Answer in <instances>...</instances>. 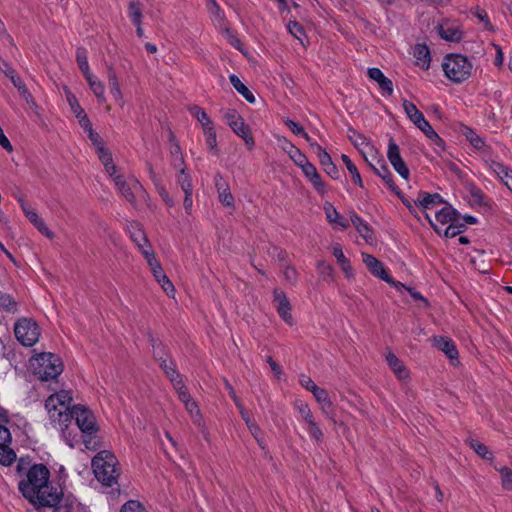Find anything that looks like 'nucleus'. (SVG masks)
Listing matches in <instances>:
<instances>
[{
    "label": "nucleus",
    "instance_id": "nucleus-1",
    "mask_svg": "<svg viewBox=\"0 0 512 512\" xmlns=\"http://www.w3.org/2000/svg\"><path fill=\"white\" fill-rule=\"evenodd\" d=\"M50 471L44 464H33L19 484V491L32 504L56 506L62 497V491L50 481Z\"/></svg>",
    "mask_w": 512,
    "mask_h": 512
},
{
    "label": "nucleus",
    "instance_id": "nucleus-2",
    "mask_svg": "<svg viewBox=\"0 0 512 512\" xmlns=\"http://www.w3.org/2000/svg\"><path fill=\"white\" fill-rule=\"evenodd\" d=\"M95 478L104 486L112 487L118 483L120 470L118 460L108 450L98 452L91 461Z\"/></svg>",
    "mask_w": 512,
    "mask_h": 512
},
{
    "label": "nucleus",
    "instance_id": "nucleus-3",
    "mask_svg": "<svg viewBox=\"0 0 512 512\" xmlns=\"http://www.w3.org/2000/svg\"><path fill=\"white\" fill-rule=\"evenodd\" d=\"M73 397L71 391L61 390L50 395L45 400V409L48 414L50 425L69 422L73 420L72 405Z\"/></svg>",
    "mask_w": 512,
    "mask_h": 512
},
{
    "label": "nucleus",
    "instance_id": "nucleus-4",
    "mask_svg": "<svg viewBox=\"0 0 512 512\" xmlns=\"http://www.w3.org/2000/svg\"><path fill=\"white\" fill-rule=\"evenodd\" d=\"M30 367L33 375L41 381L54 380L63 371L61 359L49 352H43L32 357Z\"/></svg>",
    "mask_w": 512,
    "mask_h": 512
},
{
    "label": "nucleus",
    "instance_id": "nucleus-5",
    "mask_svg": "<svg viewBox=\"0 0 512 512\" xmlns=\"http://www.w3.org/2000/svg\"><path fill=\"white\" fill-rule=\"evenodd\" d=\"M73 420L82 433V441L87 449H95L96 441L93 436L98 432L96 419L92 411L82 405L72 407Z\"/></svg>",
    "mask_w": 512,
    "mask_h": 512
},
{
    "label": "nucleus",
    "instance_id": "nucleus-6",
    "mask_svg": "<svg viewBox=\"0 0 512 512\" xmlns=\"http://www.w3.org/2000/svg\"><path fill=\"white\" fill-rule=\"evenodd\" d=\"M444 75L453 83L466 81L472 73L473 65L468 57L462 54H447L442 61Z\"/></svg>",
    "mask_w": 512,
    "mask_h": 512
},
{
    "label": "nucleus",
    "instance_id": "nucleus-7",
    "mask_svg": "<svg viewBox=\"0 0 512 512\" xmlns=\"http://www.w3.org/2000/svg\"><path fill=\"white\" fill-rule=\"evenodd\" d=\"M14 334L23 346L31 347L39 340L41 329L34 320L21 318L15 323Z\"/></svg>",
    "mask_w": 512,
    "mask_h": 512
},
{
    "label": "nucleus",
    "instance_id": "nucleus-8",
    "mask_svg": "<svg viewBox=\"0 0 512 512\" xmlns=\"http://www.w3.org/2000/svg\"><path fill=\"white\" fill-rule=\"evenodd\" d=\"M224 118L232 131L244 140L249 150H252L255 146V141L251 135L250 128L246 125L240 114L234 109H229L225 112Z\"/></svg>",
    "mask_w": 512,
    "mask_h": 512
},
{
    "label": "nucleus",
    "instance_id": "nucleus-9",
    "mask_svg": "<svg viewBox=\"0 0 512 512\" xmlns=\"http://www.w3.org/2000/svg\"><path fill=\"white\" fill-rule=\"evenodd\" d=\"M114 183L121 196L132 205L136 203L137 195L145 194L142 184L133 176L125 179L123 175H116Z\"/></svg>",
    "mask_w": 512,
    "mask_h": 512
},
{
    "label": "nucleus",
    "instance_id": "nucleus-10",
    "mask_svg": "<svg viewBox=\"0 0 512 512\" xmlns=\"http://www.w3.org/2000/svg\"><path fill=\"white\" fill-rule=\"evenodd\" d=\"M387 158L394 170L403 178L409 179V169L401 157L399 146L396 144L393 138H390L388 142Z\"/></svg>",
    "mask_w": 512,
    "mask_h": 512
},
{
    "label": "nucleus",
    "instance_id": "nucleus-11",
    "mask_svg": "<svg viewBox=\"0 0 512 512\" xmlns=\"http://www.w3.org/2000/svg\"><path fill=\"white\" fill-rule=\"evenodd\" d=\"M273 302L280 318L289 326H293L294 319L291 314V304L285 292L280 289H274Z\"/></svg>",
    "mask_w": 512,
    "mask_h": 512
},
{
    "label": "nucleus",
    "instance_id": "nucleus-12",
    "mask_svg": "<svg viewBox=\"0 0 512 512\" xmlns=\"http://www.w3.org/2000/svg\"><path fill=\"white\" fill-rule=\"evenodd\" d=\"M315 400L319 404L321 413L329 420L335 423L336 412L333 402L327 392V390L320 388L319 386L312 392Z\"/></svg>",
    "mask_w": 512,
    "mask_h": 512
},
{
    "label": "nucleus",
    "instance_id": "nucleus-13",
    "mask_svg": "<svg viewBox=\"0 0 512 512\" xmlns=\"http://www.w3.org/2000/svg\"><path fill=\"white\" fill-rule=\"evenodd\" d=\"M51 426L59 431L62 440L69 447L74 448L80 442L79 429L73 424V420Z\"/></svg>",
    "mask_w": 512,
    "mask_h": 512
},
{
    "label": "nucleus",
    "instance_id": "nucleus-14",
    "mask_svg": "<svg viewBox=\"0 0 512 512\" xmlns=\"http://www.w3.org/2000/svg\"><path fill=\"white\" fill-rule=\"evenodd\" d=\"M367 75L371 80L375 81L378 84L379 91L382 96L389 97L393 95V82L388 77H386L379 68H368Z\"/></svg>",
    "mask_w": 512,
    "mask_h": 512
},
{
    "label": "nucleus",
    "instance_id": "nucleus-15",
    "mask_svg": "<svg viewBox=\"0 0 512 512\" xmlns=\"http://www.w3.org/2000/svg\"><path fill=\"white\" fill-rule=\"evenodd\" d=\"M214 184L218 194L219 201L227 207H234V197L230 191L229 184L224 177L217 173L214 177Z\"/></svg>",
    "mask_w": 512,
    "mask_h": 512
},
{
    "label": "nucleus",
    "instance_id": "nucleus-16",
    "mask_svg": "<svg viewBox=\"0 0 512 512\" xmlns=\"http://www.w3.org/2000/svg\"><path fill=\"white\" fill-rule=\"evenodd\" d=\"M362 260L373 276L380 278L383 281L390 280V275L387 273L384 265L373 255L362 253Z\"/></svg>",
    "mask_w": 512,
    "mask_h": 512
},
{
    "label": "nucleus",
    "instance_id": "nucleus-17",
    "mask_svg": "<svg viewBox=\"0 0 512 512\" xmlns=\"http://www.w3.org/2000/svg\"><path fill=\"white\" fill-rule=\"evenodd\" d=\"M433 346L442 351L452 363L458 362V350L454 341L448 337H434L432 340Z\"/></svg>",
    "mask_w": 512,
    "mask_h": 512
},
{
    "label": "nucleus",
    "instance_id": "nucleus-18",
    "mask_svg": "<svg viewBox=\"0 0 512 512\" xmlns=\"http://www.w3.org/2000/svg\"><path fill=\"white\" fill-rule=\"evenodd\" d=\"M444 203V199L438 193H428L421 191L418 193L417 198L415 200V204L421 208L423 211H427L433 209Z\"/></svg>",
    "mask_w": 512,
    "mask_h": 512
},
{
    "label": "nucleus",
    "instance_id": "nucleus-19",
    "mask_svg": "<svg viewBox=\"0 0 512 512\" xmlns=\"http://www.w3.org/2000/svg\"><path fill=\"white\" fill-rule=\"evenodd\" d=\"M415 64L423 70H428L431 63L430 49L425 43H417L413 48Z\"/></svg>",
    "mask_w": 512,
    "mask_h": 512
},
{
    "label": "nucleus",
    "instance_id": "nucleus-20",
    "mask_svg": "<svg viewBox=\"0 0 512 512\" xmlns=\"http://www.w3.org/2000/svg\"><path fill=\"white\" fill-rule=\"evenodd\" d=\"M25 216L37 228V230L49 239L54 237V233L47 227L45 221L30 207L22 205Z\"/></svg>",
    "mask_w": 512,
    "mask_h": 512
},
{
    "label": "nucleus",
    "instance_id": "nucleus-21",
    "mask_svg": "<svg viewBox=\"0 0 512 512\" xmlns=\"http://www.w3.org/2000/svg\"><path fill=\"white\" fill-rule=\"evenodd\" d=\"M386 361L399 380H406L409 378V371L407 367L393 352L389 351L386 354Z\"/></svg>",
    "mask_w": 512,
    "mask_h": 512
},
{
    "label": "nucleus",
    "instance_id": "nucleus-22",
    "mask_svg": "<svg viewBox=\"0 0 512 512\" xmlns=\"http://www.w3.org/2000/svg\"><path fill=\"white\" fill-rule=\"evenodd\" d=\"M206 9L213 24L219 28L226 25V15L216 0H206Z\"/></svg>",
    "mask_w": 512,
    "mask_h": 512
},
{
    "label": "nucleus",
    "instance_id": "nucleus-23",
    "mask_svg": "<svg viewBox=\"0 0 512 512\" xmlns=\"http://www.w3.org/2000/svg\"><path fill=\"white\" fill-rule=\"evenodd\" d=\"M350 220L357 232L363 239H365L366 242L371 243L374 240V232L372 228L362 217L353 213L350 216Z\"/></svg>",
    "mask_w": 512,
    "mask_h": 512
},
{
    "label": "nucleus",
    "instance_id": "nucleus-24",
    "mask_svg": "<svg viewBox=\"0 0 512 512\" xmlns=\"http://www.w3.org/2000/svg\"><path fill=\"white\" fill-rule=\"evenodd\" d=\"M439 35L442 39L450 42H460L464 33L458 24H446L439 26Z\"/></svg>",
    "mask_w": 512,
    "mask_h": 512
},
{
    "label": "nucleus",
    "instance_id": "nucleus-25",
    "mask_svg": "<svg viewBox=\"0 0 512 512\" xmlns=\"http://www.w3.org/2000/svg\"><path fill=\"white\" fill-rule=\"evenodd\" d=\"M369 165L375 174L382 178V180L392 191L396 192L397 187L394 185L392 173L390 172L385 162L382 159H378L375 164L369 163Z\"/></svg>",
    "mask_w": 512,
    "mask_h": 512
},
{
    "label": "nucleus",
    "instance_id": "nucleus-26",
    "mask_svg": "<svg viewBox=\"0 0 512 512\" xmlns=\"http://www.w3.org/2000/svg\"><path fill=\"white\" fill-rule=\"evenodd\" d=\"M184 406H185L186 411L190 415L193 424L196 425L200 429L201 433L206 438L207 431H206L205 421L203 419V416L201 414L198 404L194 401V399H192L191 401L186 403Z\"/></svg>",
    "mask_w": 512,
    "mask_h": 512
},
{
    "label": "nucleus",
    "instance_id": "nucleus-27",
    "mask_svg": "<svg viewBox=\"0 0 512 512\" xmlns=\"http://www.w3.org/2000/svg\"><path fill=\"white\" fill-rule=\"evenodd\" d=\"M464 136L475 150L483 153V157L491 152V147L472 128L465 127Z\"/></svg>",
    "mask_w": 512,
    "mask_h": 512
},
{
    "label": "nucleus",
    "instance_id": "nucleus-28",
    "mask_svg": "<svg viewBox=\"0 0 512 512\" xmlns=\"http://www.w3.org/2000/svg\"><path fill=\"white\" fill-rule=\"evenodd\" d=\"M126 232L134 244L144 241L145 238H147L143 226L137 221H128Z\"/></svg>",
    "mask_w": 512,
    "mask_h": 512
},
{
    "label": "nucleus",
    "instance_id": "nucleus-29",
    "mask_svg": "<svg viewBox=\"0 0 512 512\" xmlns=\"http://www.w3.org/2000/svg\"><path fill=\"white\" fill-rule=\"evenodd\" d=\"M457 218L459 214L451 205H446L435 213L436 221L442 225H448Z\"/></svg>",
    "mask_w": 512,
    "mask_h": 512
},
{
    "label": "nucleus",
    "instance_id": "nucleus-30",
    "mask_svg": "<svg viewBox=\"0 0 512 512\" xmlns=\"http://www.w3.org/2000/svg\"><path fill=\"white\" fill-rule=\"evenodd\" d=\"M324 211L326 219L329 223H336L344 230L349 227L348 220L341 217L338 211L335 209V207L330 203H326L324 205Z\"/></svg>",
    "mask_w": 512,
    "mask_h": 512
},
{
    "label": "nucleus",
    "instance_id": "nucleus-31",
    "mask_svg": "<svg viewBox=\"0 0 512 512\" xmlns=\"http://www.w3.org/2000/svg\"><path fill=\"white\" fill-rule=\"evenodd\" d=\"M158 361L160 363V367L163 369L166 376L171 381L172 385L177 381L181 380L180 374L177 372L174 363L170 360L169 357H158Z\"/></svg>",
    "mask_w": 512,
    "mask_h": 512
},
{
    "label": "nucleus",
    "instance_id": "nucleus-32",
    "mask_svg": "<svg viewBox=\"0 0 512 512\" xmlns=\"http://www.w3.org/2000/svg\"><path fill=\"white\" fill-rule=\"evenodd\" d=\"M230 83L234 87V89L245 98L246 101L249 103L255 102V96L253 93L248 89V87L236 76L235 74H231L229 76Z\"/></svg>",
    "mask_w": 512,
    "mask_h": 512
},
{
    "label": "nucleus",
    "instance_id": "nucleus-33",
    "mask_svg": "<svg viewBox=\"0 0 512 512\" xmlns=\"http://www.w3.org/2000/svg\"><path fill=\"white\" fill-rule=\"evenodd\" d=\"M85 79L98 101L104 103L106 101L104 84L93 74L86 76Z\"/></svg>",
    "mask_w": 512,
    "mask_h": 512
},
{
    "label": "nucleus",
    "instance_id": "nucleus-34",
    "mask_svg": "<svg viewBox=\"0 0 512 512\" xmlns=\"http://www.w3.org/2000/svg\"><path fill=\"white\" fill-rule=\"evenodd\" d=\"M189 113L201 124L202 129L214 125L204 109L197 105L188 108Z\"/></svg>",
    "mask_w": 512,
    "mask_h": 512
},
{
    "label": "nucleus",
    "instance_id": "nucleus-35",
    "mask_svg": "<svg viewBox=\"0 0 512 512\" xmlns=\"http://www.w3.org/2000/svg\"><path fill=\"white\" fill-rule=\"evenodd\" d=\"M203 134L205 136V143H206L209 151L212 154L217 155L219 150H218L215 126L212 125V126L206 127L205 129H203Z\"/></svg>",
    "mask_w": 512,
    "mask_h": 512
},
{
    "label": "nucleus",
    "instance_id": "nucleus-36",
    "mask_svg": "<svg viewBox=\"0 0 512 512\" xmlns=\"http://www.w3.org/2000/svg\"><path fill=\"white\" fill-rule=\"evenodd\" d=\"M319 163L322 166L324 172L327 175H329L332 179H338L340 177L339 170L332 161V158L329 155V153H327L321 159H319Z\"/></svg>",
    "mask_w": 512,
    "mask_h": 512
},
{
    "label": "nucleus",
    "instance_id": "nucleus-37",
    "mask_svg": "<svg viewBox=\"0 0 512 512\" xmlns=\"http://www.w3.org/2000/svg\"><path fill=\"white\" fill-rule=\"evenodd\" d=\"M341 159H342L343 163L345 164L347 170L351 174L353 182L358 187H363V181H362L361 175H360L357 167L354 165V163L349 158V156H347L346 154H342Z\"/></svg>",
    "mask_w": 512,
    "mask_h": 512
},
{
    "label": "nucleus",
    "instance_id": "nucleus-38",
    "mask_svg": "<svg viewBox=\"0 0 512 512\" xmlns=\"http://www.w3.org/2000/svg\"><path fill=\"white\" fill-rule=\"evenodd\" d=\"M128 16L133 25L142 23V6L138 1H130L128 4Z\"/></svg>",
    "mask_w": 512,
    "mask_h": 512
},
{
    "label": "nucleus",
    "instance_id": "nucleus-39",
    "mask_svg": "<svg viewBox=\"0 0 512 512\" xmlns=\"http://www.w3.org/2000/svg\"><path fill=\"white\" fill-rule=\"evenodd\" d=\"M76 61L77 64L83 73L84 77L92 74L90 71L89 63H88V57H87V51L85 48H78L76 51Z\"/></svg>",
    "mask_w": 512,
    "mask_h": 512
},
{
    "label": "nucleus",
    "instance_id": "nucleus-40",
    "mask_svg": "<svg viewBox=\"0 0 512 512\" xmlns=\"http://www.w3.org/2000/svg\"><path fill=\"white\" fill-rule=\"evenodd\" d=\"M319 276L323 280L333 281L334 280V268L328 262L321 260L316 265Z\"/></svg>",
    "mask_w": 512,
    "mask_h": 512
},
{
    "label": "nucleus",
    "instance_id": "nucleus-41",
    "mask_svg": "<svg viewBox=\"0 0 512 512\" xmlns=\"http://www.w3.org/2000/svg\"><path fill=\"white\" fill-rule=\"evenodd\" d=\"M464 229V223L460 221V218H457L456 220L448 224V226L443 231V235L447 238H453L462 233Z\"/></svg>",
    "mask_w": 512,
    "mask_h": 512
},
{
    "label": "nucleus",
    "instance_id": "nucleus-42",
    "mask_svg": "<svg viewBox=\"0 0 512 512\" xmlns=\"http://www.w3.org/2000/svg\"><path fill=\"white\" fill-rule=\"evenodd\" d=\"M16 459L15 452L9 447V444L0 445V464L4 466L11 465Z\"/></svg>",
    "mask_w": 512,
    "mask_h": 512
},
{
    "label": "nucleus",
    "instance_id": "nucleus-43",
    "mask_svg": "<svg viewBox=\"0 0 512 512\" xmlns=\"http://www.w3.org/2000/svg\"><path fill=\"white\" fill-rule=\"evenodd\" d=\"M135 245L142 254V256L144 257V259L146 260V263L149 262L150 259L153 260L154 258H156V255L152 249V245L148 237L145 238L144 241L138 242Z\"/></svg>",
    "mask_w": 512,
    "mask_h": 512
},
{
    "label": "nucleus",
    "instance_id": "nucleus-44",
    "mask_svg": "<svg viewBox=\"0 0 512 512\" xmlns=\"http://www.w3.org/2000/svg\"><path fill=\"white\" fill-rule=\"evenodd\" d=\"M66 100L71 108V111L74 113L75 117L79 116L80 114L84 113V109L79 104L76 96L67 88H64Z\"/></svg>",
    "mask_w": 512,
    "mask_h": 512
},
{
    "label": "nucleus",
    "instance_id": "nucleus-45",
    "mask_svg": "<svg viewBox=\"0 0 512 512\" xmlns=\"http://www.w3.org/2000/svg\"><path fill=\"white\" fill-rule=\"evenodd\" d=\"M0 307L5 312L15 313L17 311V302L9 294H0Z\"/></svg>",
    "mask_w": 512,
    "mask_h": 512
},
{
    "label": "nucleus",
    "instance_id": "nucleus-46",
    "mask_svg": "<svg viewBox=\"0 0 512 512\" xmlns=\"http://www.w3.org/2000/svg\"><path fill=\"white\" fill-rule=\"evenodd\" d=\"M287 30L293 37H295L302 44H304L303 40L306 37V34L303 26L300 23H298L297 21H289L287 24Z\"/></svg>",
    "mask_w": 512,
    "mask_h": 512
},
{
    "label": "nucleus",
    "instance_id": "nucleus-47",
    "mask_svg": "<svg viewBox=\"0 0 512 512\" xmlns=\"http://www.w3.org/2000/svg\"><path fill=\"white\" fill-rule=\"evenodd\" d=\"M173 387L174 389L176 390L177 392V395H178V398L179 400L185 405L186 403H188L189 401H191L193 398L191 397L187 387L185 386V384L183 383L182 379L181 380H177L174 384H173Z\"/></svg>",
    "mask_w": 512,
    "mask_h": 512
},
{
    "label": "nucleus",
    "instance_id": "nucleus-48",
    "mask_svg": "<svg viewBox=\"0 0 512 512\" xmlns=\"http://www.w3.org/2000/svg\"><path fill=\"white\" fill-rule=\"evenodd\" d=\"M240 415L244 422L246 423L249 431L252 433V435L257 439V435L260 432L259 426L251 419L248 412L245 410L244 406L240 407L239 409Z\"/></svg>",
    "mask_w": 512,
    "mask_h": 512
},
{
    "label": "nucleus",
    "instance_id": "nucleus-49",
    "mask_svg": "<svg viewBox=\"0 0 512 512\" xmlns=\"http://www.w3.org/2000/svg\"><path fill=\"white\" fill-rule=\"evenodd\" d=\"M177 182L180 185L183 192H192V183H191V177L188 173H186L185 168L180 169V173L177 177Z\"/></svg>",
    "mask_w": 512,
    "mask_h": 512
},
{
    "label": "nucleus",
    "instance_id": "nucleus-50",
    "mask_svg": "<svg viewBox=\"0 0 512 512\" xmlns=\"http://www.w3.org/2000/svg\"><path fill=\"white\" fill-rule=\"evenodd\" d=\"M484 164L494 175L504 168V164L491 157V152L483 157Z\"/></svg>",
    "mask_w": 512,
    "mask_h": 512
},
{
    "label": "nucleus",
    "instance_id": "nucleus-51",
    "mask_svg": "<svg viewBox=\"0 0 512 512\" xmlns=\"http://www.w3.org/2000/svg\"><path fill=\"white\" fill-rule=\"evenodd\" d=\"M402 107L404 109L406 116L409 118L411 122L413 121V119H417L418 116L422 114V112L419 111L418 108L412 102L406 99L403 100Z\"/></svg>",
    "mask_w": 512,
    "mask_h": 512
},
{
    "label": "nucleus",
    "instance_id": "nucleus-52",
    "mask_svg": "<svg viewBox=\"0 0 512 512\" xmlns=\"http://www.w3.org/2000/svg\"><path fill=\"white\" fill-rule=\"evenodd\" d=\"M288 156L299 168L309 162L306 155L297 147L295 149L290 147V155Z\"/></svg>",
    "mask_w": 512,
    "mask_h": 512
},
{
    "label": "nucleus",
    "instance_id": "nucleus-53",
    "mask_svg": "<svg viewBox=\"0 0 512 512\" xmlns=\"http://www.w3.org/2000/svg\"><path fill=\"white\" fill-rule=\"evenodd\" d=\"M293 406L294 409L299 413L302 420L306 419L309 415L312 414L309 405L303 400L296 399Z\"/></svg>",
    "mask_w": 512,
    "mask_h": 512
},
{
    "label": "nucleus",
    "instance_id": "nucleus-54",
    "mask_svg": "<svg viewBox=\"0 0 512 512\" xmlns=\"http://www.w3.org/2000/svg\"><path fill=\"white\" fill-rule=\"evenodd\" d=\"M308 435L312 440H314L316 443H321L324 439L323 431L321 430L318 423H315L313 425H310L305 428Z\"/></svg>",
    "mask_w": 512,
    "mask_h": 512
},
{
    "label": "nucleus",
    "instance_id": "nucleus-55",
    "mask_svg": "<svg viewBox=\"0 0 512 512\" xmlns=\"http://www.w3.org/2000/svg\"><path fill=\"white\" fill-rule=\"evenodd\" d=\"M308 435L312 440H314L316 443H321L324 439L323 431L321 430L318 423H315L313 425H310L305 428Z\"/></svg>",
    "mask_w": 512,
    "mask_h": 512
},
{
    "label": "nucleus",
    "instance_id": "nucleus-56",
    "mask_svg": "<svg viewBox=\"0 0 512 512\" xmlns=\"http://www.w3.org/2000/svg\"><path fill=\"white\" fill-rule=\"evenodd\" d=\"M499 472L503 488L506 490H512V470L508 467H502Z\"/></svg>",
    "mask_w": 512,
    "mask_h": 512
},
{
    "label": "nucleus",
    "instance_id": "nucleus-57",
    "mask_svg": "<svg viewBox=\"0 0 512 512\" xmlns=\"http://www.w3.org/2000/svg\"><path fill=\"white\" fill-rule=\"evenodd\" d=\"M412 123L418 128L420 129L424 134L425 136L427 134H432V126L430 125V123L425 119L423 113L418 116L417 119H413Z\"/></svg>",
    "mask_w": 512,
    "mask_h": 512
},
{
    "label": "nucleus",
    "instance_id": "nucleus-58",
    "mask_svg": "<svg viewBox=\"0 0 512 512\" xmlns=\"http://www.w3.org/2000/svg\"><path fill=\"white\" fill-rule=\"evenodd\" d=\"M147 265L149 266L151 273H152L153 277L155 278V280L160 277H162V278L164 277L165 272L163 270L161 263L158 261L157 258H154L153 260L150 259L149 262H147Z\"/></svg>",
    "mask_w": 512,
    "mask_h": 512
},
{
    "label": "nucleus",
    "instance_id": "nucleus-59",
    "mask_svg": "<svg viewBox=\"0 0 512 512\" xmlns=\"http://www.w3.org/2000/svg\"><path fill=\"white\" fill-rule=\"evenodd\" d=\"M120 512H147V511L139 501L129 500L122 506Z\"/></svg>",
    "mask_w": 512,
    "mask_h": 512
},
{
    "label": "nucleus",
    "instance_id": "nucleus-60",
    "mask_svg": "<svg viewBox=\"0 0 512 512\" xmlns=\"http://www.w3.org/2000/svg\"><path fill=\"white\" fill-rule=\"evenodd\" d=\"M156 281L158 282V284L162 287V289L165 291V293L168 296H173L174 295V293H175L174 285L170 281V279L167 277L166 274L164 275L163 278L160 277V278L156 279Z\"/></svg>",
    "mask_w": 512,
    "mask_h": 512
},
{
    "label": "nucleus",
    "instance_id": "nucleus-61",
    "mask_svg": "<svg viewBox=\"0 0 512 512\" xmlns=\"http://www.w3.org/2000/svg\"><path fill=\"white\" fill-rule=\"evenodd\" d=\"M283 276L287 282L294 285L298 281V273L295 267L287 265L283 269Z\"/></svg>",
    "mask_w": 512,
    "mask_h": 512
},
{
    "label": "nucleus",
    "instance_id": "nucleus-62",
    "mask_svg": "<svg viewBox=\"0 0 512 512\" xmlns=\"http://www.w3.org/2000/svg\"><path fill=\"white\" fill-rule=\"evenodd\" d=\"M155 188L158 192V194L160 195L161 199L168 205V206H173L174 205V201L172 199V197L169 195L168 191L166 190V188L162 185V183H156L155 185Z\"/></svg>",
    "mask_w": 512,
    "mask_h": 512
},
{
    "label": "nucleus",
    "instance_id": "nucleus-63",
    "mask_svg": "<svg viewBox=\"0 0 512 512\" xmlns=\"http://www.w3.org/2000/svg\"><path fill=\"white\" fill-rule=\"evenodd\" d=\"M308 180L319 194L324 195L326 193L324 182L322 181V178L319 173L315 174V176L311 177Z\"/></svg>",
    "mask_w": 512,
    "mask_h": 512
},
{
    "label": "nucleus",
    "instance_id": "nucleus-64",
    "mask_svg": "<svg viewBox=\"0 0 512 512\" xmlns=\"http://www.w3.org/2000/svg\"><path fill=\"white\" fill-rule=\"evenodd\" d=\"M495 176L508 187V182H512V169L505 165L504 168L501 169Z\"/></svg>",
    "mask_w": 512,
    "mask_h": 512
}]
</instances>
